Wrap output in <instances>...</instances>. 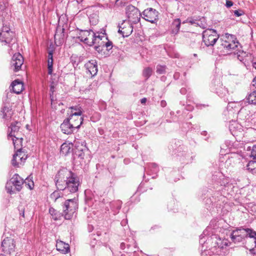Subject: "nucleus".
Here are the masks:
<instances>
[{
    "label": "nucleus",
    "mask_w": 256,
    "mask_h": 256,
    "mask_svg": "<svg viewBox=\"0 0 256 256\" xmlns=\"http://www.w3.org/2000/svg\"><path fill=\"white\" fill-rule=\"evenodd\" d=\"M252 85L256 88V76L253 79Z\"/></svg>",
    "instance_id": "obj_60"
},
{
    "label": "nucleus",
    "mask_w": 256,
    "mask_h": 256,
    "mask_svg": "<svg viewBox=\"0 0 256 256\" xmlns=\"http://www.w3.org/2000/svg\"><path fill=\"white\" fill-rule=\"evenodd\" d=\"M10 87L12 88L13 92L16 94H20L24 89L23 82L18 79L12 82Z\"/></svg>",
    "instance_id": "obj_19"
},
{
    "label": "nucleus",
    "mask_w": 256,
    "mask_h": 256,
    "mask_svg": "<svg viewBox=\"0 0 256 256\" xmlns=\"http://www.w3.org/2000/svg\"><path fill=\"white\" fill-rule=\"evenodd\" d=\"M146 101V98H142V99L140 100V102L142 104H145Z\"/></svg>",
    "instance_id": "obj_63"
},
{
    "label": "nucleus",
    "mask_w": 256,
    "mask_h": 256,
    "mask_svg": "<svg viewBox=\"0 0 256 256\" xmlns=\"http://www.w3.org/2000/svg\"><path fill=\"white\" fill-rule=\"evenodd\" d=\"M2 250L7 252L10 254L14 251L15 244L13 238H6L2 242Z\"/></svg>",
    "instance_id": "obj_11"
},
{
    "label": "nucleus",
    "mask_w": 256,
    "mask_h": 256,
    "mask_svg": "<svg viewBox=\"0 0 256 256\" xmlns=\"http://www.w3.org/2000/svg\"><path fill=\"white\" fill-rule=\"evenodd\" d=\"M230 237L232 239V240L234 243L242 242L245 238L242 236H239L238 234H232V233H231Z\"/></svg>",
    "instance_id": "obj_34"
},
{
    "label": "nucleus",
    "mask_w": 256,
    "mask_h": 256,
    "mask_svg": "<svg viewBox=\"0 0 256 256\" xmlns=\"http://www.w3.org/2000/svg\"><path fill=\"white\" fill-rule=\"evenodd\" d=\"M250 156L254 158V160H256V146H253Z\"/></svg>",
    "instance_id": "obj_51"
},
{
    "label": "nucleus",
    "mask_w": 256,
    "mask_h": 256,
    "mask_svg": "<svg viewBox=\"0 0 256 256\" xmlns=\"http://www.w3.org/2000/svg\"><path fill=\"white\" fill-rule=\"evenodd\" d=\"M204 18H202L200 20H198L197 23H196V26H199L200 28H204L206 27V24L205 22H203V20L204 21Z\"/></svg>",
    "instance_id": "obj_46"
},
{
    "label": "nucleus",
    "mask_w": 256,
    "mask_h": 256,
    "mask_svg": "<svg viewBox=\"0 0 256 256\" xmlns=\"http://www.w3.org/2000/svg\"><path fill=\"white\" fill-rule=\"evenodd\" d=\"M53 62L48 60V74H52V72Z\"/></svg>",
    "instance_id": "obj_47"
},
{
    "label": "nucleus",
    "mask_w": 256,
    "mask_h": 256,
    "mask_svg": "<svg viewBox=\"0 0 256 256\" xmlns=\"http://www.w3.org/2000/svg\"><path fill=\"white\" fill-rule=\"evenodd\" d=\"M148 168L152 173L154 174H156L159 170L158 166L155 163L150 164L148 165Z\"/></svg>",
    "instance_id": "obj_38"
},
{
    "label": "nucleus",
    "mask_w": 256,
    "mask_h": 256,
    "mask_svg": "<svg viewBox=\"0 0 256 256\" xmlns=\"http://www.w3.org/2000/svg\"><path fill=\"white\" fill-rule=\"evenodd\" d=\"M110 204L112 210L115 213H117L121 208L122 202L121 201L117 200L110 202Z\"/></svg>",
    "instance_id": "obj_29"
},
{
    "label": "nucleus",
    "mask_w": 256,
    "mask_h": 256,
    "mask_svg": "<svg viewBox=\"0 0 256 256\" xmlns=\"http://www.w3.org/2000/svg\"><path fill=\"white\" fill-rule=\"evenodd\" d=\"M220 40L228 42L230 44L234 43V44H238V46L240 44L234 35L229 34L228 33H226L223 34L221 36Z\"/></svg>",
    "instance_id": "obj_22"
},
{
    "label": "nucleus",
    "mask_w": 256,
    "mask_h": 256,
    "mask_svg": "<svg viewBox=\"0 0 256 256\" xmlns=\"http://www.w3.org/2000/svg\"><path fill=\"white\" fill-rule=\"evenodd\" d=\"M254 164H256L255 161H250L246 166V168L248 170H252L254 168Z\"/></svg>",
    "instance_id": "obj_48"
},
{
    "label": "nucleus",
    "mask_w": 256,
    "mask_h": 256,
    "mask_svg": "<svg viewBox=\"0 0 256 256\" xmlns=\"http://www.w3.org/2000/svg\"><path fill=\"white\" fill-rule=\"evenodd\" d=\"M234 13L236 16H240L244 14L243 10H234Z\"/></svg>",
    "instance_id": "obj_50"
},
{
    "label": "nucleus",
    "mask_w": 256,
    "mask_h": 256,
    "mask_svg": "<svg viewBox=\"0 0 256 256\" xmlns=\"http://www.w3.org/2000/svg\"><path fill=\"white\" fill-rule=\"evenodd\" d=\"M102 42V45H104V48H106V50L108 51L110 50L112 48V42L111 41L108 40L106 42Z\"/></svg>",
    "instance_id": "obj_42"
},
{
    "label": "nucleus",
    "mask_w": 256,
    "mask_h": 256,
    "mask_svg": "<svg viewBox=\"0 0 256 256\" xmlns=\"http://www.w3.org/2000/svg\"><path fill=\"white\" fill-rule=\"evenodd\" d=\"M216 92L219 96L224 98L226 102L228 100V96H229V93L225 86H224L222 85L216 88Z\"/></svg>",
    "instance_id": "obj_20"
},
{
    "label": "nucleus",
    "mask_w": 256,
    "mask_h": 256,
    "mask_svg": "<svg viewBox=\"0 0 256 256\" xmlns=\"http://www.w3.org/2000/svg\"><path fill=\"white\" fill-rule=\"evenodd\" d=\"M132 23L126 20H124L120 24H118V32L123 37H128L132 34L133 31Z\"/></svg>",
    "instance_id": "obj_8"
},
{
    "label": "nucleus",
    "mask_w": 256,
    "mask_h": 256,
    "mask_svg": "<svg viewBox=\"0 0 256 256\" xmlns=\"http://www.w3.org/2000/svg\"><path fill=\"white\" fill-rule=\"evenodd\" d=\"M232 233V234H238L239 236H242L244 238L253 237L256 236V232L252 230L247 228H239L233 230Z\"/></svg>",
    "instance_id": "obj_14"
},
{
    "label": "nucleus",
    "mask_w": 256,
    "mask_h": 256,
    "mask_svg": "<svg viewBox=\"0 0 256 256\" xmlns=\"http://www.w3.org/2000/svg\"><path fill=\"white\" fill-rule=\"evenodd\" d=\"M181 22L180 18L174 20L172 25V34H176L180 30Z\"/></svg>",
    "instance_id": "obj_26"
},
{
    "label": "nucleus",
    "mask_w": 256,
    "mask_h": 256,
    "mask_svg": "<svg viewBox=\"0 0 256 256\" xmlns=\"http://www.w3.org/2000/svg\"><path fill=\"white\" fill-rule=\"evenodd\" d=\"M1 112H2V118L8 120L11 118L13 114L12 108L6 106L2 108Z\"/></svg>",
    "instance_id": "obj_25"
},
{
    "label": "nucleus",
    "mask_w": 256,
    "mask_h": 256,
    "mask_svg": "<svg viewBox=\"0 0 256 256\" xmlns=\"http://www.w3.org/2000/svg\"><path fill=\"white\" fill-rule=\"evenodd\" d=\"M220 45L227 51H232L238 48V44H230L228 42L220 40Z\"/></svg>",
    "instance_id": "obj_24"
},
{
    "label": "nucleus",
    "mask_w": 256,
    "mask_h": 256,
    "mask_svg": "<svg viewBox=\"0 0 256 256\" xmlns=\"http://www.w3.org/2000/svg\"><path fill=\"white\" fill-rule=\"evenodd\" d=\"M203 236L202 234L200 236V243L204 242V244L206 243V242L204 240H203Z\"/></svg>",
    "instance_id": "obj_62"
},
{
    "label": "nucleus",
    "mask_w": 256,
    "mask_h": 256,
    "mask_svg": "<svg viewBox=\"0 0 256 256\" xmlns=\"http://www.w3.org/2000/svg\"><path fill=\"white\" fill-rule=\"evenodd\" d=\"M50 198L56 202L58 198H60V192L58 191L54 192L50 194Z\"/></svg>",
    "instance_id": "obj_41"
},
{
    "label": "nucleus",
    "mask_w": 256,
    "mask_h": 256,
    "mask_svg": "<svg viewBox=\"0 0 256 256\" xmlns=\"http://www.w3.org/2000/svg\"><path fill=\"white\" fill-rule=\"evenodd\" d=\"M210 240H212V242L213 244L212 248L214 249V250L212 252L218 255L222 254V250L230 244L228 239H222L216 235L213 236L210 240H206V243L208 244Z\"/></svg>",
    "instance_id": "obj_4"
},
{
    "label": "nucleus",
    "mask_w": 256,
    "mask_h": 256,
    "mask_svg": "<svg viewBox=\"0 0 256 256\" xmlns=\"http://www.w3.org/2000/svg\"><path fill=\"white\" fill-rule=\"evenodd\" d=\"M12 140L15 149L18 150V149L22 148L20 146L22 144V138H20L16 136V138H12Z\"/></svg>",
    "instance_id": "obj_33"
},
{
    "label": "nucleus",
    "mask_w": 256,
    "mask_h": 256,
    "mask_svg": "<svg viewBox=\"0 0 256 256\" xmlns=\"http://www.w3.org/2000/svg\"><path fill=\"white\" fill-rule=\"evenodd\" d=\"M14 36V32L10 30L9 26H4L0 32V41L2 42H4L6 44H10Z\"/></svg>",
    "instance_id": "obj_7"
},
{
    "label": "nucleus",
    "mask_w": 256,
    "mask_h": 256,
    "mask_svg": "<svg viewBox=\"0 0 256 256\" xmlns=\"http://www.w3.org/2000/svg\"><path fill=\"white\" fill-rule=\"evenodd\" d=\"M56 250L62 254H66L70 251L69 245L62 241H56Z\"/></svg>",
    "instance_id": "obj_21"
},
{
    "label": "nucleus",
    "mask_w": 256,
    "mask_h": 256,
    "mask_svg": "<svg viewBox=\"0 0 256 256\" xmlns=\"http://www.w3.org/2000/svg\"><path fill=\"white\" fill-rule=\"evenodd\" d=\"M126 14L130 22L136 24L140 20V14L138 10L135 6L130 4L126 7Z\"/></svg>",
    "instance_id": "obj_6"
},
{
    "label": "nucleus",
    "mask_w": 256,
    "mask_h": 256,
    "mask_svg": "<svg viewBox=\"0 0 256 256\" xmlns=\"http://www.w3.org/2000/svg\"><path fill=\"white\" fill-rule=\"evenodd\" d=\"M218 38L219 35L214 29H207L202 32V40L206 46H213Z\"/></svg>",
    "instance_id": "obj_5"
},
{
    "label": "nucleus",
    "mask_w": 256,
    "mask_h": 256,
    "mask_svg": "<svg viewBox=\"0 0 256 256\" xmlns=\"http://www.w3.org/2000/svg\"><path fill=\"white\" fill-rule=\"evenodd\" d=\"M23 64L24 58L22 56L20 53H16L12 58L10 68L14 72H18L20 70Z\"/></svg>",
    "instance_id": "obj_9"
},
{
    "label": "nucleus",
    "mask_w": 256,
    "mask_h": 256,
    "mask_svg": "<svg viewBox=\"0 0 256 256\" xmlns=\"http://www.w3.org/2000/svg\"><path fill=\"white\" fill-rule=\"evenodd\" d=\"M24 183L30 190H32L34 188V182L32 179L30 178V176L26 178Z\"/></svg>",
    "instance_id": "obj_36"
},
{
    "label": "nucleus",
    "mask_w": 256,
    "mask_h": 256,
    "mask_svg": "<svg viewBox=\"0 0 256 256\" xmlns=\"http://www.w3.org/2000/svg\"><path fill=\"white\" fill-rule=\"evenodd\" d=\"M238 104L235 102H228L227 106V110L228 112H232V113L238 111V108L237 106Z\"/></svg>",
    "instance_id": "obj_31"
},
{
    "label": "nucleus",
    "mask_w": 256,
    "mask_h": 256,
    "mask_svg": "<svg viewBox=\"0 0 256 256\" xmlns=\"http://www.w3.org/2000/svg\"><path fill=\"white\" fill-rule=\"evenodd\" d=\"M48 60L53 62V51L50 50L48 52Z\"/></svg>",
    "instance_id": "obj_52"
},
{
    "label": "nucleus",
    "mask_w": 256,
    "mask_h": 256,
    "mask_svg": "<svg viewBox=\"0 0 256 256\" xmlns=\"http://www.w3.org/2000/svg\"><path fill=\"white\" fill-rule=\"evenodd\" d=\"M81 42H83L84 44H87L90 46H92L95 44L92 43V40L90 42L88 38H85L84 40H81Z\"/></svg>",
    "instance_id": "obj_49"
},
{
    "label": "nucleus",
    "mask_w": 256,
    "mask_h": 256,
    "mask_svg": "<svg viewBox=\"0 0 256 256\" xmlns=\"http://www.w3.org/2000/svg\"><path fill=\"white\" fill-rule=\"evenodd\" d=\"M94 50L98 53H101L104 50V45H102V42H101L100 44L96 45L94 47Z\"/></svg>",
    "instance_id": "obj_45"
},
{
    "label": "nucleus",
    "mask_w": 256,
    "mask_h": 256,
    "mask_svg": "<svg viewBox=\"0 0 256 256\" xmlns=\"http://www.w3.org/2000/svg\"><path fill=\"white\" fill-rule=\"evenodd\" d=\"M234 3L231 0H226V6L227 8H230L233 5Z\"/></svg>",
    "instance_id": "obj_54"
},
{
    "label": "nucleus",
    "mask_w": 256,
    "mask_h": 256,
    "mask_svg": "<svg viewBox=\"0 0 256 256\" xmlns=\"http://www.w3.org/2000/svg\"><path fill=\"white\" fill-rule=\"evenodd\" d=\"M70 110L68 111L67 114H70L72 115H76L82 116V109L80 106H71L69 108Z\"/></svg>",
    "instance_id": "obj_27"
},
{
    "label": "nucleus",
    "mask_w": 256,
    "mask_h": 256,
    "mask_svg": "<svg viewBox=\"0 0 256 256\" xmlns=\"http://www.w3.org/2000/svg\"><path fill=\"white\" fill-rule=\"evenodd\" d=\"M75 150L85 151L86 150L85 140H75L74 142Z\"/></svg>",
    "instance_id": "obj_23"
},
{
    "label": "nucleus",
    "mask_w": 256,
    "mask_h": 256,
    "mask_svg": "<svg viewBox=\"0 0 256 256\" xmlns=\"http://www.w3.org/2000/svg\"><path fill=\"white\" fill-rule=\"evenodd\" d=\"M158 12L152 8H148L142 12V16L146 20L154 24L158 19Z\"/></svg>",
    "instance_id": "obj_10"
},
{
    "label": "nucleus",
    "mask_w": 256,
    "mask_h": 256,
    "mask_svg": "<svg viewBox=\"0 0 256 256\" xmlns=\"http://www.w3.org/2000/svg\"><path fill=\"white\" fill-rule=\"evenodd\" d=\"M220 181L216 182L218 183V184H220V186H225L226 184H228V180L224 178H223V176H220Z\"/></svg>",
    "instance_id": "obj_43"
},
{
    "label": "nucleus",
    "mask_w": 256,
    "mask_h": 256,
    "mask_svg": "<svg viewBox=\"0 0 256 256\" xmlns=\"http://www.w3.org/2000/svg\"><path fill=\"white\" fill-rule=\"evenodd\" d=\"M60 128L62 132L66 134H72L75 130H78L66 118L60 124Z\"/></svg>",
    "instance_id": "obj_17"
},
{
    "label": "nucleus",
    "mask_w": 256,
    "mask_h": 256,
    "mask_svg": "<svg viewBox=\"0 0 256 256\" xmlns=\"http://www.w3.org/2000/svg\"><path fill=\"white\" fill-rule=\"evenodd\" d=\"M54 182L57 189L63 190L65 194L76 192L80 186L77 175L66 168L58 170L55 176Z\"/></svg>",
    "instance_id": "obj_1"
},
{
    "label": "nucleus",
    "mask_w": 256,
    "mask_h": 256,
    "mask_svg": "<svg viewBox=\"0 0 256 256\" xmlns=\"http://www.w3.org/2000/svg\"><path fill=\"white\" fill-rule=\"evenodd\" d=\"M20 125V122L18 121L11 124L9 128L10 129V131L8 134V138L16 137L19 131Z\"/></svg>",
    "instance_id": "obj_18"
},
{
    "label": "nucleus",
    "mask_w": 256,
    "mask_h": 256,
    "mask_svg": "<svg viewBox=\"0 0 256 256\" xmlns=\"http://www.w3.org/2000/svg\"><path fill=\"white\" fill-rule=\"evenodd\" d=\"M120 246L121 249L124 250L126 248V244L124 242H122Z\"/></svg>",
    "instance_id": "obj_59"
},
{
    "label": "nucleus",
    "mask_w": 256,
    "mask_h": 256,
    "mask_svg": "<svg viewBox=\"0 0 256 256\" xmlns=\"http://www.w3.org/2000/svg\"><path fill=\"white\" fill-rule=\"evenodd\" d=\"M160 106L162 108H164L166 106V102L165 100H162L160 102Z\"/></svg>",
    "instance_id": "obj_56"
},
{
    "label": "nucleus",
    "mask_w": 256,
    "mask_h": 256,
    "mask_svg": "<svg viewBox=\"0 0 256 256\" xmlns=\"http://www.w3.org/2000/svg\"><path fill=\"white\" fill-rule=\"evenodd\" d=\"M5 9V6L2 3H0V16H2L3 14L2 12Z\"/></svg>",
    "instance_id": "obj_53"
},
{
    "label": "nucleus",
    "mask_w": 256,
    "mask_h": 256,
    "mask_svg": "<svg viewBox=\"0 0 256 256\" xmlns=\"http://www.w3.org/2000/svg\"><path fill=\"white\" fill-rule=\"evenodd\" d=\"M166 66L158 64L156 67V72L160 74H164L166 73Z\"/></svg>",
    "instance_id": "obj_35"
},
{
    "label": "nucleus",
    "mask_w": 256,
    "mask_h": 256,
    "mask_svg": "<svg viewBox=\"0 0 256 256\" xmlns=\"http://www.w3.org/2000/svg\"><path fill=\"white\" fill-rule=\"evenodd\" d=\"M20 210V216H22L23 218L24 217V210L23 208H22L21 209L19 208Z\"/></svg>",
    "instance_id": "obj_55"
},
{
    "label": "nucleus",
    "mask_w": 256,
    "mask_h": 256,
    "mask_svg": "<svg viewBox=\"0 0 256 256\" xmlns=\"http://www.w3.org/2000/svg\"><path fill=\"white\" fill-rule=\"evenodd\" d=\"M176 151L177 152L176 154L178 156L180 157V160L183 163H188L191 158L188 149L183 146H180Z\"/></svg>",
    "instance_id": "obj_12"
},
{
    "label": "nucleus",
    "mask_w": 256,
    "mask_h": 256,
    "mask_svg": "<svg viewBox=\"0 0 256 256\" xmlns=\"http://www.w3.org/2000/svg\"><path fill=\"white\" fill-rule=\"evenodd\" d=\"M49 212L50 214L53 217V218L54 220H58V216H60V214H58L56 210H54V208H50L49 209Z\"/></svg>",
    "instance_id": "obj_39"
},
{
    "label": "nucleus",
    "mask_w": 256,
    "mask_h": 256,
    "mask_svg": "<svg viewBox=\"0 0 256 256\" xmlns=\"http://www.w3.org/2000/svg\"><path fill=\"white\" fill-rule=\"evenodd\" d=\"M246 100L249 104L256 105V90L251 92L247 97Z\"/></svg>",
    "instance_id": "obj_32"
},
{
    "label": "nucleus",
    "mask_w": 256,
    "mask_h": 256,
    "mask_svg": "<svg viewBox=\"0 0 256 256\" xmlns=\"http://www.w3.org/2000/svg\"><path fill=\"white\" fill-rule=\"evenodd\" d=\"M26 154L22 150V148L18 149L16 152L13 156L12 160V164L14 166H18L19 164L24 160L26 158V156L24 157Z\"/></svg>",
    "instance_id": "obj_15"
},
{
    "label": "nucleus",
    "mask_w": 256,
    "mask_h": 256,
    "mask_svg": "<svg viewBox=\"0 0 256 256\" xmlns=\"http://www.w3.org/2000/svg\"><path fill=\"white\" fill-rule=\"evenodd\" d=\"M71 151V148L69 144H68L66 143H64L62 144L60 146V152L61 154H62L64 156L67 155L69 154Z\"/></svg>",
    "instance_id": "obj_30"
},
{
    "label": "nucleus",
    "mask_w": 256,
    "mask_h": 256,
    "mask_svg": "<svg viewBox=\"0 0 256 256\" xmlns=\"http://www.w3.org/2000/svg\"><path fill=\"white\" fill-rule=\"evenodd\" d=\"M68 117L66 118L78 130L80 126L82 124L84 121V116H78V114L72 115L70 114H67Z\"/></svg>",
    "instance_id": "obj_16"
},
{
    "label": "nucleus",
    "mask_w": 256,
    "mask_h": 256,
    "mask_svg": "<svg viewBox=\"0 0 256 256\" xmlns=\"http://www.w3.org/2000/svg\"><path fill=\"white\" fill-rule=\"evenodd\" d=\"M122 4V0H116V5H121Z\"/></svg>",
    "instance_id": "obj_61"
},
{
    "label": "nucleus",
    "mask_w": 256,
    "mask_h": 256,
    "mask_svg": "<svg viewBox=\"0 0 256 256\" xmlns=\"http://www.w3.org/2000/svg\"><path fill=\"white\" fill-rule=\"evenodd\" d=\"M198 21V20L197 19H194L192 18H188L186 21H184L183 23L188 22L191 24H194L196 26Z\"/></svg>",
    "instance_id": "obj_44"
},
{
    "label": "nucleus",
    "mask_w": 256,
    "mask_h": 256,
    "mask_svg": "<svg viewBox=\"0 0 256 256\" xmlns=\"http://www.w3.org/2000/svg\"><path fill=\"white\" fill-rule=\"evenodd\" d=\"M152 68L150 67L146 68L143 70V76L144 77L146 78V80H148L152 75Z\"/></svg>",
    "instance_id": "obj_37"
},
{
    "label": "nucleus",
    "mask_w": 256,
    "mask_h": 256,
    "mask_svg": "<svg viewBox=\"0 0 256 256\" xmlns=\"http://www.w3.org/2000/svg\"><path fill=\"white\" fill-rule=\"evenodd\" d=\"M24 184V180L18 174H15L6 183V189L8 193L14 194V190L18 192H20L22 190V185Z\"/></svg>",
    "instance_id": "obj_2"
},
{
    "label": "nucleus",
    "mask_w": 256,
    "mask_h": 256,
    "mask_svg": "<svg viewBox=\"0 0 256 256\" xmlns=\"http://www.w3.org/2000/svg\"><path fill=\"white\" fill-rule=\"evenodd\" d=\"M84 67L86 69V74H88L91 77L95 76L98 71V63L96 60H91L84 64Z\"/></svg>",
    "instance_id": "obj_13"
},
{
    "label": "nucleus",
    "mask_w": 256,
    "mask_h": 256,
    "mask_svg": "<svg viewBox=\"0 0 256 256\" xmlns=\"http://www.w3.org/2000/svg\"><path fill=\"white\" fill-rule=\"evenodd\" d=\"M63 212L65 219L70 220L73 214L78 208V204L75 198L68 199L66 200L62 205Z\"/></svg>",
    "instance_id": "obj_3"
},
{
    "label": "nucleus",
    "mask_w": 256,
    "mask_h": 256,
    "mask_svg": "<svg viewBox=\"0 0 256 256\" xmlns=\"http://www.w3.org/2000/svg\"><path fill=\"white\" fill-rule=\"evenodd\" d=\"M84 151L75 150L74 154V158H78L80 159H84Z\"/></svg>",
    "instance_id": "obj_40"
},
{
    "label": "nucleus",
    "mask_w": 256,
    "mask_h": 256,
    "mask_svg": "<svg viewBox=\"0 0 256 256\" xmlns=\"http://www.w3.org/2000/svg\"><path fill=\"white\" fill-rule=\"evenodd\" d=\"M85 32L88 34V36H90V34L91 32L92 34V44H96L97 40H102V38H104V36H100L99 34L98 36L96 35V34L92 30H90L89 31H88V30L85 31Z\"/></svg>",
    "instance_id": "obj_28"
},
{
    "label": "nucleus",
    "mask_w": 256,
    "mask_h": 256,
    "mask_svg": "<svg viewBox=\"0 0 256 256\" xmlns=\"http://www.w3.org/2000/svg\"><path fill=\"white\" fill-rule=\"evenodd\" d=\"M186 88H182L180 90V92L182 94H186Z\"/></svg>",
    "instance_id": "obj_57"
},
{
    "label": "nucleus",
    "mask_w": 256,
    "mask_h": 256,
    "mask_svg": "<svg viewBox=\"0 0 256 256\" xmlns=\"http://www.w3.org/2000/svg\"><path fill=\"white\" fill-rule=\"evenodd\" d=\"M206 106L205 105V104H197L196 106L198 108H201L202 106H204V107H205Z\"/></svg>",
    "instance_id": "obj_64"
},
{
    "label": "nucleus",
    "mask_w": 256,
    "mask_h": 256,
    "mask_svg": "<svg viewBox=\"0 0 256 256\" xmlns=\"http://www.w3.org/2000/svg\"><path fill=\"white\" fill-rule=\"evenodd\" d=\"M175 203L174 202V201L170 202V204L168 205V208H169L170 210H174V212H175V211L172 209V208H170V205H172V204H174Z\"/></svg>",
    "instance_id": "obj_58"
}]
</instances>
